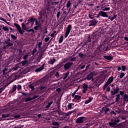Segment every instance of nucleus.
I'll return each mask as SVG.
<instances>
[{"label": "nucleus", "mask_w": 128, "mask_h": 128, "mask_svg": "<svg viewBox=\"0 0 128 128\" xmlns=\"http://www.w3.org/2000/svg\"><path fill=\"white\" fill-rule=\"evenodd\" d=\"M60 12H58L56 14V17L58 18H60Z\"/></svg>", "instance_id": "nucleus-47"}, {"label": "nucleus", "mask_w": 128, "mask_h": 128, "mask_svg": "<svg viewBox=\"0 0 128 128\" xmlns=\"http://www.w3.org/2000/svg\"><path fill=\"white\" fill-rule=\"evenodd\" d=\"M40 24H38V26L34 27V30H38V28H40Z\"/></svg>", "instance_id": "nucleus-38"}, {"label": "nucleus", "mask_w": 128, "mask_h": 128, "mask_svg": "<svg viewBox=\"0 0 128 128\" xmlns=\"http://www.w3.org/2000/svg\"><path fill=\"white\" fill-rule=\"evenodd\" d=\"M106 92H110V87L107 88Z\"/></svg>", "instance_id": "nucleus-57"}, {"label": "nucleus", "mask_w": 128, "mask_h": 128, "mask_svg": "<svg viewBox=\"0 0 128 128\" xmlns=\"http://www.w3.org/2000/svg\"><path fill=\"white\" fill-rule=\"evenodd\" d=\"M74 112V111H70L67 113V116H70V114H72Z\"/></svg>", "instance_id": "nucleus-50"}, {"label": "nucleus", "mask_w": 128, "mask_h": 128, "mask_svg": "<svg viewBox=\"0 0 128 128\" xmlns=\"http://www.w3.org/2000/svg\"><path fill=\"white\" fill-rule=\"evenodd\" d=\"M14 46V44L12 43L9 42L6 45V46Z\"/></svg>", "instance_id": "nucleus-48"}, {"label": "nucleus", "mask_w": 128, "mask_h": 128, "mask_svg": "<svg viewBox=\"0 0 128 128\" xmlns=\"http://www.w3.org/2000/svg\"><path fill=\"white\" fill-rule=\"evenodd\" d=\"M72 104H68V108L69 110H72Z\"/></svg>", "instance_id": "nucleus-35"}, {"label": "nucleus", "mask_w": 128, "mask_h": 128, "mask_svg": "<svg viewBox=\"0 0 128 128\" xmlns=\"http://www.w3.org/2000/svg\"><path fill=\"white\" fill-rule=\"evenodd\" d=\"M118 70L120 72V70H122V72H126V67L124 66H120L117 67Z\"/></svg>", "instance_id": "nucleus-10"}, {"label": "nucleus", "mask_w": 128, "mask_h": 128, "mask_svg": "<svg viewBox=\"0 0 128 128\" xmlns=\"http://www.w3.org/2000/svg\"><path fill=\"white\" fill-rule=\"evenodd\" d=\"M28 60L22 61V66H26V64H28Z\"/></svg>", "instance_id": "nucleus-24"}, {"label": "nucleus", "mask_w": 128, "mask_h": 128, "mask_svg": "<svg viewBox=\"0 0 128 128\" xmlns=\"http://www.w3.org/2000/svg\"><path fill=\"white\" fill-rule=\"evenodd\" d=\"M88 84H86L84 83L83 84V86H82V88H83L82 92H83V94H86V92H88Z\"/></svg>", "instance_id": "nucleus-9"}, {"label": "nucleus", "mask_w": 128, "mask_h": 128, "mask_svg": "<svg viewBox=\"0 0 128 128\" xmlns=\"http://www.w3.org/2000/svg\"><path fill=\"white\" fill-rule=\"evenodd\" d=\"M10 116V114H4L2 115V117L3 118H8Z\"/></svg>", "instance_id": "nucleus-32"}, {"label": "nucleus", "mask_w": 128, "mask_h": 128, "mask_svg": "<svg viewBox=\"0 0 128 128\" xmlns=\"http://www.w3.org/2000/svg\"><path fill=\"white\" fill-rule=\"evenodd\" d=\"M102 10L103 12H107L108 10H110V7H105V8H102Z\"/></svg>", "instance_id": "nucleus-17"}, {"label": "nucleus", "mask_w": 128, "mask_h": 128, "mask_svg": "<svg viewBox=\"0 0 128 128\" xmlns=\"http://www.w3.org/2000/svg\"><path fill=\"white\" fill-rule=\"evenodd\" d=\"M0 20H2V22H6V24H8V22H7L6 20V19H4L2 17L0 18Z\"/></svg>", "instance_id": "nucleus-34"}, {"label": "nucleus", "mask_w": 128, "mask_h": 128, "mask_svg": "<svg viewBox=\"0 0 128 128\" xmlns=\"http://www.w3.org/2000/svg\"><path fill=\"white\" fill-rule=\"evenodd\" d=\"M42 42H39L38 44V48H41V46H42Z\"/></svg>", "instance_id": "nucleus-51"}, {"label": "nucleus", "mask_w": 128, "mask_h": 128, "mask_svg": "<svg viewBox=\"0 0 128 128\" xmlns=\"http://www.w3.org/2000/svg\"><path fill=\"white\" fill-rule=\"evenodd\" d=\"M44 40L46 42H48V40H50V38L49 37H47V38H44Z\"/></svg>", "instance_id": "nucleus-46"}, {"label": "nucleus", "mask_w": 128, "mask_h": 128, "mask_svg": "<svg viewBox=\"0 0 128 128\" xmlns=\"http://www.w3.org/2000/svg\"><path fill=\"white\" fill-rule=\"evenodd\" d=\"M32 100V98H28L25 99L26 102H30V100Z\"/></svg>", "instance_id": "nucleus-31"}, {"label": "nucleus", "mask_w": 128, "mask_h": 128, "mask_svg": "<svg viewBox=\"0 0 128 128\" xmlns=\"http://www.w3.org/2000/svg\"><path fill=\"white\" fill-rule=\"evenodd\" d=\"M116 18V15L114 14V16H110L108 18V20H110L112 22V20H114V18Z\"/></svg>", "instance_id": "nucleus-15"}, {"label": "nucleus", "mask_w": 128, "mask_h": 128, "mask_svg": "<svg viewBox=\"0 0 128 128\" xmlns=\"http://www.w3.org/2000/svg\"><path fill=\"white\" fill-rule=\"evenodd\" d=\"M22 88V86L21 85H18L17 87V90H20Z\"/></svg>", "instance_id": "nucleus-56"}, {"label": "nucleus", "mask_w": 128, "mask_h": 128, "mask_svg": "<svg viewBox=\"0 0 128 128\" xmlns=\"http://www.w3.org/2000/svg\"><path fill=\"white\" fill-rule=\"evenodd\" d=\"M114 76H110L107 82H106V84H104V86H103V90H106V88H108V85L110 84H112V82H114Z\"/></svg>", "instance_id": "nucleus-1"}, {"label": "nucleus", "mask_w": 128, "mask_h": 128, "mask_svg": "<svg viewBox=\"0 0 128 128\" xmlns=\"http://www.w3.org/2000/svg\"><path fill=\"white\" fill-rule=\"evenodd\" d=\"M104 58H106V60H112L114 59L112 56H104Z\"/></svg>", "instance_id": "nucleus-13"}, {"label": "nucleus", "mask_w": 128, "mask_h": 128, "mask_svg": "<svg viewBox=\"0 0 128 128\" xmlns=\"http://www.w3.org/2000/svg\"><path fill=\"white\" fill-rule=\"evenodd\" d=\"M11 38L13 39V40H16V36L12 34H11Z\"/></svg>", "instance_id": "nucleus-41"}, {"label": "nucleus", "mask_w": 128, "mask_h": 128, "mask_svg": "<svg viewBox=\"0 0 128 128\" xmlns=\"http://www.w3.org/2000/svg\"><path fill=\"white\" fill-rule=\"evenodd\" d=\"M71 30H72V25L69 24L67 27V29L66 30V34H65L66 38H68V34H70V32Z\"/></svg>", "instance_id": "nucleus-2"}, {"label": "nucleus", "mask_w": 128, "mask_h": 128, "mask_svg": "<svg viewBox=\"0 0 128 128\" xmlns=\"http://www.w3.org/2000/svg\"><path fill=\"white\" fill-rule=\"evenodd\" d=\"M52 102H50L48 103V105L46 106V108H50V106H52Z\"/></svg>", "instance_id": "nucleus-37"}, {"label": "nucleus", "mask_w": 128, "mask_h": 128, "mask_svg": "<svg viewBox=\"0 0 128 128\" xmlns=\"http://www.w3.org/2000/svg\"><path fill=\"white\" fill-rule=\"evenodd\" d=\"M54 33H52L51 34H50V36H52V38L50 39V40H52V38H54Z\"/></svg>", "instance_id": "nucleus-54"}, {"label": "nucleus", "mask_w": 128, "mask_h": 128, "mask_svg": "<svg viewBox=\"0 0 128 128\" xmlns=\"http://www.w3.org/2000/svg\"><path fill=\"white\" fill-rule=\"evenodd\" d=\"M118 92H120V88H118V87L116 86V89H114V92L116 94H118Z\"/></svg>", "instance_id": "nucleus-19"}, {"label": "nucleus", "mask_w": 128, "mask_h": 128, "mask_svg": "<svg viewBox=\"0 0 128 128\" xmlns=\"http://www.w3.org/2000/svg\"><path fill=\"white\" fill-rule=\"evenodd\" d=\"M24 126L22 125L20 126H17L14 127V128H24Z\"/></svg>", "instance_id": "nucleus-55"}, {"label": "nucleus", "mask_w": 128, "mask_h": 128, "mask_svg": "<svg viewBox=\"0 0 128 128\" xmlns=\"http://www.w3.org/2000/svg\"><path fill=\"white\" fill-rule=\"evenodd\" d=\"M42 70H44V66H42L40 68H37L36 69L35 72H42Z\"/></svg>", "instance_id": "nucleus-14"}, {"label": "nucleus", "mask_w": 128, "mask_h": 128, "mask_svg": "<svg viewBox=\"0 0 128 128\" xmlns=\"http://www.w3.org/2000/svg\"><path fill=\"white\" fill-rule=\"evenodd\" d=\"M29 88H31V90H34V86H32V84H30L29 85Z\"/></svg>", "instance_id": "nucleus-39"}, {"label": "nucleus", "mask_w": 128, "mask_h": 128, "mask_svg": "<svg viewBox=\"0 0 128 128\" xmlns=\"http://www.w3.org/2000/svg\"><path fill=\"white\" fill-rule=\"evenodd\" d=\"M4 88H0V94H2V91L4 90Z\"/></svg>", "instance_id": "nucleus-63"}, {"label": "nucleus", "mask_w": 128, "mask_h": 128, "mask_svg": "<svg viewBox=\"0 0 128 128\" xmlns=\"http://www.w3.org/2000/svg\"><path fill=\"white\" fill-rule=\"evenodd\" d=\"M124 100L126 102V100H128V95L125 94L124 96Z\"/></svg>", "instance_id": "nucleus-28"}, {"label": "nucleus", "mask_w": 128, "mask_h": 128, "mask_svg": "<svg viewBox=\"0 0 128 128\" xmlns=\"http://www.w3.org/2000/svg\"><path fill=\"white\" fill-rule=\"evenodd\" d=\"M70 60L71 62H74L76 60V58H70Z\"/></svg>", "instance_id": "nucleus-53"}, {"label": "nucleus", "mask_w": 128, "mask_h": 128, "mask_svg": "<svg viewBox=\"0 0 128 128\" xmlns=\"http://www.w3.org/2000/svg\"><path fill=\"white\" fill-rule=\"evenodd\" d=\"M81 96L78 95H76L74 97V99L76 100H80Z\"/></svg>", "instance_id": "nucleus-18"}, {"label": "nucleus", "mask_w": 128, "mask_h": 128, "mask_svg": "<svg viewBox=\"0 0 128 128\" xmlns=\"http://www.w3.org/2000/svg\"><path fill=\"white\" fill-rule=\"evenodd\" d=\"M110 114H114V116L116 114V112H114V111H111Z\"/></svg>", "instance_id": "nucleus-60"}, {"label": "nucleus", "mask_w": 128, "mask_h": 128, "mask_svg": "<svg viewBox=\"0 0 128 128\" xmlns=\"http://www.w3.org/2000/svg\"><path fill=\"white\" fill-rule=\"evenodd\" d=\"M74 96H76V92L72 94V98H74Z\"/></svg>", "instance_id": "nucleus-62"}, {"label": "nucleus", "mask_w": 128, "mask_h": 128, "mask_svg": "<svg viewBox=\"0 0 128 128\" xmlns=\"http://www.w3.org/2000/svg\"><path fill=\"white\" fill-rule=\"evenodd\" d=\"M110 126H116V122H114V121H112L109 123Z\"/></svg>", "instance_id": "nucleus-29"}, {"label": "nucleus", "mask_w": 128, "mask_h": 128, "mask_svg": "<svg viewBox=\"0 0 128 128\" xmlns=\"http://www.w3.org/2000/svg\"><path fill=\"white\" fill-rule=\"evenodd\" d=\"M120 94H117L116 98V102H118V100H120Z\"/></svg>", "instance_id": "nucleus-23"}, {"label": "nucleus", "mask_w": 128, "mask_h": 128, "mask_svg": "<svg viewBox=\"0 0 128 128\" xmlns=\"http://www.w3.org/2000/svg\"><path fill=\"white\" fill-rule=\"evenodd\" d=\"M56 58H50L48 61V64H54V62H56Z\"/></svg>", "instance_id": "nucleus-12"}, {"label": "nucleus", "mask_w": 128, "mask_h": 128, "mask_svg": "<svg viewBox=\"0 0 128 128\" xmlns=\"http://www.w3.org/2000/svg\"><path fill=\"white\" fill-rule=\"evenodd\" d=\"M2 29L4 30L5 32H8V26H4L2 27Z\"/></svg>", "instance_id": "nucleus-30"}, {"label": "nucleus", "mask_w": 128, "mask_h": 128, "mask_svg": "<svg viewBox=\"0 0 128 128\" xmlns=\"http://www.w3.org/2000/svg\"><path fill=\"white\" fill-rule=\"evenodd\" d=\"M84 112H80L78 114V116H82V114H83Z\"/></svg>", "instance_id": "nucleus-64"}, {"label": "nucleus", "mask_w": 128, "mask_h": 128, "mask_svg": "<svg viewBox=\"0 0 128 128\" xmlns=\"http://www.w3.org/2000/svg\"><path fill=\"white\" fill-rule=\"evenodd\" d=\"M28 55H25L24 56V60H26L28 58Z\"/></svg>", "instance_id": "nucleus-59"}, {"label": "nucleus", "mask_w": 128, "mask_h": 128, "mask_svg": "<svg viewBox=\"0 0 128 128\" xmlns=\"http://www.w3.org/2000/svg\"><path fill=\"white\" fill-rule=\"evenodd\" d=\"M52 126H60V123H58V122H52Z\"/></svg>", "instance_id": "nucleus-25"}, {"label": "nucleus", "mask_w": 128, "mask_h": 128, "mask_svg": "<svg viewBox=\"0 0 128 128\" xmlns=\"http://www.w3.org/2000/svg\"><path fill=\"white\" fill-rule=\"evenodd\" d=\"M37 98H38V96H34V97H32V100H36Z\"/></svg>", "instance_id": "nucleus-58"}, {"label": "nucleus", "mask_w": 128, "mask_h": 128, "mask_svg": "<svg viewBox=\"0 0 128 128\" xmlns=\"http://www.w3.org/2000/svg\"><path fill=\"white\" fill-rule=\"evenodd\" d=\"M70 74V72H67L65 75L64 76V80H66V78H68V75Z\"/></svg>", "instance_id": "nucleus-33"}, {"label": "nucleus", "mask_w": 128, "mask_h": 128, "mask_svg": "<svg viewBox=\"0 0 128 128\" xmlns=\"http://www.w3.org/2000/svg\"><path fill=\"white\" fill-rule=\"evenodd\" d=\"M35 24L36 26H38V20L36 18L35 19Z\"/></svg>", "instance_id": "nucleus-43"}, {"label": "nucleus", "mask_w": 128, "mask_h": 128, "mask_svg": "<svg viewBox=\"0 0 128 128\" xmlns=\"http://www.w3.org/2000/svg\"><path fill=\"white\" fill-rule=\"evenodd\" d=\"M12 92H16V86L14 85L13 86V88H12Z\"/></svg>", "instance_id": "nucleus-36"}, {"label": "nucleus", "mask_w": 128, "mask_h": 128, "mask_svg": "<svg viewBox=\"0 0 128 128\" xmlns=\"http://www.w3.org/2000/svg\"><path fill=\"white\" fill-rule=\"evenodd\" d=\"M92 76H96V74H98V72L94 71L93 72H92Z\"/></svg>", "instance_id": "nucleus-45"}, {"label": "nucleus", "mask_w": 128, "mask_h": 128, "mask_svg": "<svg viewBox=\"0 0 128 128\" xmlns=\"http://www.w3.org/2000/svg\"><path fill=\"white\" fill-rule=\"evenodd\" d=\"M84 117H80L78 118L76 120V124H82L84 122Z\"/></svg>", "instance_id": "nucleus-8"}, {"label": "nucleus", "mask_w": 128, "mask_h": 128, "mask_svg": "<svg viewBox=\"0 0 128 128\" xmlns=\"http://www.w3.org/2000/svg\"><path fill=\"white\" fill-rule=\"evenodd\" d=\"M114 122H120V119L118 118H116Z\"/></svg>", "instance_id": "nucleus-49"}, {"label": "nucleus", "mask_w": 128, "mask_h": 128, "mask_svg": "<svg viewBox=\"0 0 128 128\" xmlns=\"http://www.w3.org/2000/svg\"><path fill=\"white\" fill-rule=\"evenodd\" d=\"M78 56H80V58H82V56H84V54H82V53H79Z\"/></svg>", "instance_id": "nucleus-52"}, {"label": "nucleus", "mask_w": 128, "mask_h": 128, "mask_svg": "<svg viewBox=\"0 0 128 128\" xmlns=\"http://www.w3.org/2000/svg\"><path fill=\"white\" fill-rule=\"evenodd\" d=\"M110 92H111L112 96H114V94H116L114 91H111Z\"/></svg>", "instance_id": "nucleus-61"}, {"label": "nucleus", "mask_w": 128, "mask_h": 128, "mask_svg": "<svg viewBox=\"0 0 128 128\" xmlns=\"http://www.w3.org/2000/svg\"><path fill=\"white\" fill-rule=\"evenodd\" d=\"M10 38H8L6 41L5 42L6 44H10Z\"/></svg>", "instance_id": "nucleus-42"}, {"label": "nucleus", "mask_w": 128, "mask_h": 128, "mask_svg": "<svg viewBox=\"0 0 128 128\" xmlns=\"http://www.w3.org/2000/svg\"><path fill=\"white\" fill-rule=\"evenodd\" d=\"M98 21L96 19L90 20L89 22L88 26H96V24H98Z\"/></svg>", "instance_id": "nucleus-6"}, {"label": "nucleus", "mask_w": 128, "mask_h": 128, "mask_svg": "<svg viewBox=\"0 0 128 128\" xmlns=\"http://www.w3.org/2000/svg\"><path fill=\"white\" fill-rule=\"evenodd\" d=\"M116 112H117V114H120L122 112V110L118 109L117 110H116Z\"/></svg>", "instance_id": "nucleus-40"}, {"label": "nucleus", "mask_w": 128, "mask_h": 128, "mask_svg": "<svg viewBox=\"0 0 128 128\" xmlns=\"http://www.w3.org/2000/svg\"><path fill=\"white\" fill-rule=\"evenodd\" d=\"M58 4V2H48V8H47V10H48L50 8H52V5L56 6V4Z\"/></svg>", "instance_id": "nucleus-7"}, {"label": "nucleus", "mask_w": 128, "mask_h": 128, "mask_svg": "<svg viewBox=\"0 0 128 128\" xmlns=\"http://www.w3.org/2000/svg\"><path fill=\"white\" fill-rule=\"evenodd\" d=\"M27 32H34V28H32V29L27 30Z\"/></svg>", "instance_id": "nucleus-44"}, {"label": "nucleus", "mask_w": 128, "mask_h": 128, "mask_svg": "<svg viewBox=\"0 0 128 128\" xmlns=\"http://www.w3.org/2000/svg\"><path fill=\"white\" fill-rule=\"evenodd\" d=\"M14 24L18 30V31L19 32L20 34H23L24 32V30H22L20 26L18 24H16V23H14Z\"/></svg>", "instance_id": "nucleus-4"}, {"label": "nucleus", "mask_w": 128, "mask_h": 128, "mask_svg": "<svg viewBox=\"0 0 128 128\" xmlns=\"http://www.w3.org/2000/svg\"><path fill=\"white\" fill-rule=\"evenodd\" d=\"M70 6H72V3L70 2V1H68L67 2L66 5V7L68 8H70Z\"/></svg>", "instance_id": "nucleus-22"}, {"label": "nucleus", "mask_w": 128, "mask_h": 128, "mask_svg": "<svg viewBox=\"0 0 128 128\" xmlns=\"http://www.w3.org/2000/svg\"><path fill=\"white\" fill-rule=\"evenodd\" d=\"M22 28L23 30H26V26L24 23L22 24Z\"/></svg>", "instance_id": "nucleus-26"}, {"label": "nucleus", "mask_w": 128, "mask_h": 128, "mask_svg": "<svg viewBox=\"0 0 128 128\" xmlns=\"http://www.w3.org/2000/svg\"><path fill=\"white\" fill-rule=\"evenodd\" d=\"M73 65L74 63L72 62H67L64 66V68L65 69V70H70V67L72 66Z\"/></svg>", "instance_id": "nucleus-3"}, {"label": "nucleus", "mask_w": 128, "mask_h": 128, "mask_svg": "<svg viewBox=\"0 0 128 128\" xmlns=\"http://www.w3.org/2000/svg\"><path fill=\"white\" fill-rule=\"evenodd\" d=\"M86 78L88 80H94V76H92V72H90L88 75L87 76Z\"/></svg>", "instance_id": "nucleus-11"}, {"label": "nucleus", "mask_w": 128, "mask_h": 128, "mask_svg": "<svg viewBox=\"0 0 128 128\" xmlns=\"http://www.w3.org/2000/svg\"><path fill=\"white\" fill-rule=\"evenodd\" d=\"M124 76H126V74L124 72H121L120 75V78H122Z\"/></svg>", "instance_id": "nucleus-27"}, {"label": "nucleus", "mask_w": 128, "mask_h": 128, "mask_svg": "<svg viewBox=\"0 0 128 128\" xmlns=\"http://www.w3.org/2000/svg\"><path fill=\"white\" fill-rule=\"evenodd\" d=\"M92 99H93L92 97H90L88 100H86L85 102L86 104H90V102L92 100Z\"/></svg>", "instance_id": "nucleus-16"}, {"label": "nucleus", "mask_w": 128, "mask_h": 128, "mask_svg": "<svg viewBox=\"0 0 128 128\" xmlns=\"http://www.w3.org/2000/svg\"><path fill=\"white\" fill-rule=\"evenodd\" d=\"M36 18H29L28 21V22H32V24H34V22L35 20H36Z\"/></svg>", "instance_id": "nucleus-20"}, {"label": "nucleus", "mask_w": 128, "mask_h": 128, "mask_svg": "<svg viewBox=\"0 0 128 128\" xmlns=\"http://www.w3.org/2000/svg\"><path fill=\"white\" fill-rule=\"evenodd\" d=\"M103 16V18H108V15L106 12H104V11H100L98 14V16ZM98 16H97V18H98Z\"/></svg>", "instance_id": "nucleus-5"}, {"label": "nucleus", "mask_w": 128, "mask_h": 128, "mask_svg": "<svg viewBox=\"0 0 128 128\" xmlns=\"http://www.w3.org/2000/svg\"><path fill=\"white\" fill-rule=\"evenodd\" d=\"M62 40H64V36L62 35L59 39V43L62 44Z\"/></svg>", "instance_id": "nucleus-21"}]
</instances>
